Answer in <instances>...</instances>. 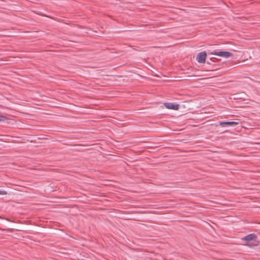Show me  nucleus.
Here are the masks:
<instances>
[{
    "mask_svg": "<svg viewBox=\"0 0 260 260\" xmlns=\"http://www.w3.org/2000/svg\"><path fill=\"white\" fill-rule=\"evenodd\" d=\"M242 240L246 242L245 245L250 247L257 246L258 244L257 236L254 234H249L243 237Z\"/></svg>",
    "mask_w": 260,
    "mask_h": 260,
    "instance_id": "f257e3e1",
    "label": "nucleus"
},
{
    "mask_svg": "<svg viewBox=\"0 0 260 260\" xmlns=\"http://www.w3.org/2000/svg\"><path fill=\"white\" fill-rule=\"evenodd\" d=\"M211 54L221 56L224 58H229L232 55V53L227 51H215L211 52Z\"/></svg>",
    "mask_w": 260,
    "mask_h": 260,
    "instance_id": "f03ea898",
    "label": "nucleus"
},
{
    "mask_svg": "<svg viewBox=\"0 0 260 260\" xmlns=\"http://www.w3.org/2000/svg\"><path fill=\"white\" fill-rule=\"evenodd\" d=\"M219 125L222 127L234 126L239 124V121H220Z\"/></svg>",
    "mask_w": 260,
    "mask_h": 260,
    "instance_id": "7ed1b4c3",
    "label": "nucleus"
},
{
    "mask_svg": "<svg viewBox=\"0 0 260 260\" xmlns=\"http://www.w3.org/2000/svg\"><path fill=\"white\" fill-rule=\"evenodd\" d=\"M206 56L207 54L205 51L201 52L198 54L197 57V60L199 63H205Z\"/></svg>",
    "mask_w": 260,
    "mask_h": 260,
    "instance_id": "20e7f679",
    "label": "nucleus"
},
{
    "mask_svg": "<svg viewBox=\"0 0 260 260\" xmlns=\"http://www.w3.org/2000/svg\"><path fill=\"white\" fill-rule=\"evenodd\" d=\"M165 106L167 108L173 110H178L179 107V105L172 103H165Z\"/></svg>",
    "mask_w": 260,
    "mask_h": 260,
    "instance_id": "39448f33",
    "label": "nucleus"
},
{
    "mask_svg": "<svg viewBox=\"0 0 260 260\" xmlns=\"http://www.w3.org/2000/svg\"><path fill=\"white\" fill-rule=\"evenodd\" d=\"M7 119V117L3 115L0 114V121H5Z\"/></svg>",
    "mask_w": 260,
    "mask_h": 260,
    "instance_id": "423d86ee",
    "label": "nucleus"
},
{
    "mask_svg": "<svg viewBox=\"0 0 260 260\" xmlns=\"http://www.w3.org/2000/svg\"><path fill=\"white\" fill-rule=\"evenodd\" d=\"M7 193L6 191L0 190V194L5 195V194H7Z\"/></svg>",
    "mask_w": 260,
    "mask_h": 260,
    "instance_id": "0eeeda50",
    "label": "nucleus"
}]
</instances>
